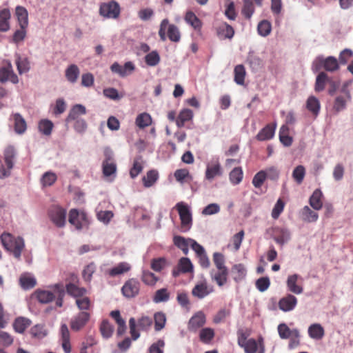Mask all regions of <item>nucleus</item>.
Instances as JSON below:
<instances>
[{
    "instance_id": "obj_1",
    "label": "nucleus",
    "mask_w": 353,
    "mask_h": 353,
    "mask_svg": "<svg viewBox=\"0 0 353 353\" xmlns=\"http://www.w3.org/2000/svg\"><path fill=\"white\" fill-rule=\"evenodd\" d=\"M0 239L3 248L12 254L16 259H20L21 252L25 248L23 239L21 236H14L8 232H3Z\"/></svg>"
},
{
    "instance_id": "obj_2",
    "label": "nucleus",
    "mask_w": 353,
    "mask_h": 353,
    "mask_svg": "<svg viewBox=\"0 0 353 353\" xmlns=\"http://www.w3.org/2000/svg\"><path fill=\"white\" fill-rule=\"evenodd\" d=\"M323 68L329 72H334L340 68V64L337 59L332 56L324 57L322 55L318 56L312 63V69L317 72L320 69Z\"/></svg>"
},
{
    "instance_id": "obj_3",
    "label": "nucleus",
    "mask_w": 353,
    "mask_h": 353,
    "mask_svg": "<svg viewBox=\"0 0 353 353\" xmlns=\"http://www.w3.org/2000/svg\"><path fill=\"white\" fill-rule=\"evenodd\" d=\"M179 213L181 220V228L183 231H188L192 224V214L190 206L183 202H178L174 207Z\"/></svg>"
},
{
    "instance_id": "obj_4",
    "label": "nucleus",
    "mask_w": 353,
    "mask_h": 353,
    "mask_svg": "<svg viewBox=\"0 0 353 353\" xmlns=\"http://www.w3.org/2000/svg\"><path fill=\"white\" fill-rule=\"evenodd\" d=\"M121 12L119 4L115 1H110L101 3L99 6V14L105 19H117Z\"/></svg>"
},
{
    "instance_id": "obj_5",
    "label": "nucleus",
    "mask_w": 353,
    "mask_h": 353,
    "mask_svg": "<svg viewBox=\"0 0 353 353\" xmlns=\"http://www.w3.org/2000/svg\"><path fill=\"white\" fill-rule=\"evenodd\" d=\"M68 221L70 224L79 230L87 227L89 224L87 214L84 212H79L76 209H72L70 211Z\"/></svg>"
},
{
    "instance_id": "obj_6",
    "label": "nucleus",
    "mask_w": 353,
    "mask_h": 353,
    "mask_svg": "<svg viewBox=\"0 0 353 353\" xmlns=\"http://www.w3.org/2000/svg\"><path fill=\"white\" fill-rule=\"evenodd\" d=\"M8 81L16 84L19 82V79L14 72L10 61L4 60L2 66L0 68V82L5 83Z\"/></svg>"
},
{
    "instance_id": "obj_7",
    "label": "nucleus",
    "mask_w": 353,
    "mask_h": 353,
    "mask_svg": "<svg viewBox=\"0 0 353 353\" xmlns=\"http://www.w3.org/2000/svg\"><path fill=\"white\" fill-rule=\"evenodd\" d=\"M352 101L351 92L342 94L340 92L336 94L334 99L332 105V111L335 114H338L341 112L346 110L347 105Z\"/></svg>"
},
{
    "instance_id": "obj_8",
    "label": "nucleus",
    "mask_w": 353,
    "mask_h": 353,
    "mask_svg": "<svg viewBox=\"0 0 353 353\" xmlns=\"http://www.w3.org/2000/svg\"><path fill=\"white\" fill-rule=\"evenodd\" d=\"M140 290V283L136 279L128 280L121 288L122 294L127 298H133L138 295Z\"/></svg>"
},
{
    "instance_id": "obj_9",
    "label": "nucleus",
    "mask_w": 353,
    "mask_h": 353,
    "mask_svg": "<svg viewBox=\"0 0 353 353\" xmlns=\"http://www.w3.org/2000/svg\"><path fill=\"white\" fill-rule=\"evenodd\" d=\"M272 238L276 243L283 246L291 239V232L289 229L283 227L272 228Z\"/></svg>"
},
{
    "instance_id": "obj_10",
    "label": "nucleus",
    "mask_w": 353,
    "mask_h": 353,
    "mask_svg": "<svg viewBox=\"0 0 353 353\" xmlns=\"http://www.w3.org/2000/svg\"><path fill=\"white\" fill-rule=\"evenodd\" d=\"M302 281V277L297 274L289 275L286 281L288 290L295 294H301L303 292Z\"/></svg>"
},
{
    "instance_id": "obj_11",
    "label": "nucleus",
    "mask_w": 353,
    "mask_h": 353,
    "mask_svg": "<svg viewBox=\"0 0 353 353\" xmlns=\"http://www.w3.org/2000/svg\"><path fill=\"white\" fill-rule=\"evenodd\" d=\"M52 221L58 227H63L65 223L66 211L59 206H52L49 211Z\"/></svg>"
},
{
    "instance_id": "obj_12",
    "label": "nucleus",
    "mask_w": 353,
    "mask_h": 353,
    "mask_svg": "<svg viewBox=\"0 0 353 353\" xmlns=\"http://www.w3.org/2000/svg\"><path fill=\"white\" fill-rule=\"evenodd\" d=\"M106 159L103 162V174L105 177H115L117 165L116 163L111 159L110 155L112 154L111 150L107 149L105 152Z\"/></svg>"
},
{
    "instance_id": "obj_13",
    "label": "nucleus",
    "mask_w": 353,
    "mask_h": 353,
    "mask_svg": "<svg viewBox=\"0 0 353 353\" xmlns=\"http://www.w3.org/2000/svg\"><path fill=\"white\" fill-rule=\"evenodd\" d=\"M222 175V169L218 159L213 160L208 163L205 177L207 180L211 181L215 177Z\"/></svg>"
},
{
    "instance_id": "obj_14",
    "label": "nucleus",
    "mask_w": 353,
    "mask_h": 353,
    "mask_svg": "<svg viewBox=\"0 0 353 353\" xmlns=\"http://www.w3.org/2000/svg\"><path fill=\"white\" fill-rule=\"evenodd\" d=\"M205 322L206 316L205 314L201 311H199L189 320L188 328L190 331L196 332L200 327H203Z\"/></svg>"
},
{
    "instance_id": "obj_15",
    "label": "nucleus",
    "mask_w": 353,
    "mask_h": 353,
    "mask_svg": "<svg viewBox=\"0 0 353 353\" xmlns=\"http://www.w3.org/2000/svg\"><path fill=\"white\" fill-rule=\"evenodd\" d=\"M297 302L298 300L296 297L289 294L280 299L279 301V307L285 312H290L296 307Z\"/></svg>"
},
{
    "instance_id": "obj_16",
    "label": "nucleus",
    "mask_w": 353,
    "mask_h": 353,
    "mask_svg": "<svg viewBox=\"0 0 353 353\" xmlns=\"http://www.w3.org/2000/svg\"><path fill=\"white\" fill-rule=\"evenodd\" d=\"M90 319L89 313L82 312L79 313L70 322V327L74 331H79L82 329L88 323Z\"/></svg>"
},
{
    "instance_id": "obj_17",
    "label": "nucleus",
    "mask_w": 353,
    "mask_h": 353,
    "mask_svg": "<svg viewBox=\"0 0 353 353\" xmlns=\"http://www.w3.org/2000/svg\"><path fill=\"white\" fill-rule=\"evenodd\" d=\"M51 285L47 290H37L34 294L39 302L41 303H48L52 302L56 298L54 290L50 288Z\"/></svg>"
},
{
    "instance_id": "obj_18",
    "label": "nucleus",
    "mask_w": 353,
    "mask_h": 353,
    "mask_svg": "<svg viewBox=\"0 0 353 353\" xmlns=\"http://www.w3.org/2000/svg\"><path fill=\"white\" fill-rule=\"evenodd\" d=\"M193 265L188 258L182 257L178 263L177 268L172 270V275L177 277L181 273H188L192 272Z\"/></svg>"
},
{
    "instance_id": "obj_19",
    "label": "nucleus",
    "mask_w": 353,
    "mask_h": 353,
    "mask_svg": "<svg viewBox=\"0 0 353 353\" xmlns=\"http://www.w3.org/2000/svg\"><path fill=\"white\" fill-rule=\"evenodd\" d=\"M60 341L65 353L71 352L70 335L66 324H62L60 328Z\"/></svg>"
},
{
    "instance_id": "obj_20",
    "label": "nucleus",
    "mask_w": 353,
    "mask_h": 353,
    "mask_svg": "<svg viewBox=\"0 0 353 353\" xmlns=\"http://www.w3.org/2000/svg\"><path fill=\"white\" fill-rule=\"evenodd\" d=\"M306 109L314 117H317L321 110V103L317 97L315 96H310L305 102Z\"/></svg>"
},
{
    "instance_id": "obj_21",
    "label": "nucleus",
    "mask_w": 353,
    "mask_h": 353,
    "mask_svg": "<svg viewBox=\"0 0 353 353\" xmlns=\"http://www.w3.org/2000/svg\"><path fill=\"white\" fill-rule=\"evenodd\" d=\"M213 291L212 287H209L206 281H201L197 283L192 289V293L193 296L203 299Z\"/></svg>"
},
{
    "instance_id": "obj_22",
    "label": "nucleus",
    "mask_w": 353,
    "mask_h": 353,
    "mask_svg": "<svg viewBox=\"0 0 353 353\" xmlns=\"http://www.w3.org/2000/svg\"><path fill=\"white\" fill-rule=\"evenodd\" d=\"M86 114V108L81 104H76L70 110L69 114L65 119L66 122H70L80 119L81 115Z\"/></svg>"
},
{
    "instance_id": "obj_23",
    "label": "nucleus",
    "mask_w": 353,
    "mask_h": 353,
    "mask_svg": "<svg viewBox=\"0 0 353 353\" xmlns=\"http://www.w3.org/2000/svg\"><path fill=\"white\" fill-rule=\"evenodd\" d=\"M216 33L218 37L221 39H231L234 37V30L231 26L224 22L217 27Z\"/></svg>"
},
{
    "instance_id": "obj_24",
    "label": "nucleus",
    "mask_w": 353,
    "mask_h": 353,
    "mask_svg": "<svg viewBox=\"0 0 353 353\" xmlns=\"http://www.w3.org/2000/svg\"><path fill=\"white\" fill-rule=\"evenodd\" d=\"M276 123L273 125H265L256 136V139L260 141H268L274 137L275 130H276Z\"/></svg>"
},
{
    "instance_id": "obj_25",
    "label": "nucleus",
    "mask_w": 353,
    "mask_h": 353,
    "mask_svg": "<svg viewBox=\"0 0 353 353\" xmlns=\"http://www.w3.org/2000/svg\"><path fill=\"white\" fill-rule=\"evenodd\" d=\"M15 14L20 28H27L28 26V12L23 6H17L15 8Z\"/></svg>"
},
{
    "instance_id": "obj_26",
    "label": "nucleus",
    "mask_w": 353,
    "mask_h": 353,
    "mask_svg": "<svg viewBox=\"0 0 353 353\" xmlns=\"http://www.w3.org/2000/svg\"><path fill=\"white\" fill-rule=\"evenodd\" d=\"M309 336L314 340H321L325 335L324 328L320 323H313L308 327Z\"/></svg>"
},
{
    "instance_id": "obj_27",
    "label": "nucleus",
    "mask_w": 353,
    "mask_h": 353,
    "mask_svg": "<svg viewBox=\"0 0 353 353\" xmlns=\"http://www.w3.org/2000/svg\"><path fill=\"white\" fill-rule=\"evenodd\" d=\"M11 119L14 121V131L17 134H23L27 128L26 122L22 116L19 113L13 114Z\"/></svg>"
},
{
    "instance_id": "obj_28",
    "label": "nucleus",
    "mask_w": 353,
    "mask_h": 353,
    "mask_svg": "<svg viewBox=\"0 0 353 353\" xmlns=\"http://www.w3.org/2000/svg\"><path fill=\"white\" fill-rule=\"evenodd\" d=\"M10 19L11 14L8 8H3L0 10V31L5 32L10 30Z\"/></svg>"
},
{
    "instance_id": "obj_29",
    "label": "nucleus",
    "mask_w": 353,
    "mask_h": 353,
    "mask_svg": "<svg viewBox=\"0 0 353 353\" xmlns=\"http://www.w3.org/2000/svg\"><path fill=\"white\" fill-rule=\"evenodd\" d=\"M185 21L195 30L200 31L202 27L201 21L192 11H188L184 17Z\"/></svg>"
},
{
    "instance_id": "obj_30",
    "label": "nucleus",
    "mask_w": 353,
    "mask_h": 353,
    "mask_svg": "<svg viewBox=\"0 0 353 353\" xmlns=\"http://www.w3.org/2000/svg\"><path fill=\"white\" fill-rule=\"evenodd\" d=\"M323 193L319 189H316L310 197V205L315 210H319L323 207Z\"/></svg>"
},
{
    "instance_id": "obj_31",
    "label": "nucleus",
    "mask_w": 353,
    "mask_h": 353,
    "mask_svg": "<svg viewBox=\"0 0 353 353\" xmlns=\"http://www.w3.org/2000/svg\"><path fill=\"white\" fill-rule=\"evenodd\" d=\"M16 150L13 146H8L3 152V161L9 168H13L16 158Z\"/></svg>"
},
{
    "instance_id": "obj_32",
    "label": "nucleus",
    "mask_w": 353,
    "mask_h": 353,
    "mask_svg": "<svg viewBox=\"0 0 353 353\" xmlns=\"http://www.w3.org/2000/svg\"><path fill=\"white\" fill-rule=\"evenodd\" d=\"M80 70L75 64H71L68 66L65 71L66 79L71 83H75L79 77Z\"/></svg>"
},
{
    "instance_id": "obj_33",
    "label": "nucleus",
    "mask_w": 353,
    "mask_h": 353,
    "mask_svg": "<svg viewBox=\"0 0 353 353\" xmlns=\"http://www.w3.org/2000/svg\"><path fill=\"white\" fill-rule=\"evenodd\" d=\"M192 239L190 238H184L181 236H174L173 238L174 244L181 249L184 254H188V247L190 246L191 241Z\"/></svg>"
},
{
    "instance_id": "obj_34",
    "label": "nucleus",
    "mask_w": 353,
    "mask_h": 353,
    "mask_svg": "<svg viewBox=\"0 0 353 353\" xmlns=\"http://www.w3.org/2000/svg\"><path fill=\"white\" fill-rule=\"evenodd\" d=\"M51 289L54 290V293H56V305L61 307L63 305V297L65 294V286L62 283H58L54 285H52L50 287Z\"/></svg>"
},
{
    "instance_id": "obj_35",
    "label": "nucleus",
    "mask_w": 353,
    "mask_h": 353,
    "mask_svg": "<svg viewBox=\"0 0 353 353\" xmlns=\"http://www.w3.org/2000/svg\"><path fill=\"white\" fill-rule=\"evenodd\" d=\"M277 330H278L279 337L281 339H289L291 336H298V330L297 329L290 330L288 327V326L284 323H280L278 325Z\"/></svg>"
},
{
    "instance_id": "obj_36",
    "label": "nucleus",
    "mask_w": 353,
    "mask_h": 353,
    "mask_svg": "<svg viewBox=\"0 0 353 353\" xmlns=\"http://www.w3.org/2000/svg\"><path fill=\"white\" fill-rule=\"evenodd\" d=\"M110 316L115 320L118 325L117 333L118 336H122L126 330L125 320L121 316L119 310H113L110 312Z\"/></svg>"
},
{
    "instance_id": "obj_37",
    "label": "nucleus",
    "mask_w": 353,
    "mask_h": 353,
    "mask_svg": "<svg viewBox=\"0 0 353 353\" xmlns=\"http://www.w3.org/2000/svg\"><path fill=\"white\" fill-rule=\"evenodd\" d=\"M228 269L218 270L216 272H214V271L211 272L212 279L220 287L226 283L228 280Z\"/></svg>"
},
{
    "instance_id": "obj_38",
    "label": "nucleus",
    "mask_w": 353,
    "mask_h": 353,
    "mask_svg": "<svg viewBox=\"0 0 353 353\" xmlns=\"http://www.w3.org/2000/svg\"><path fill=\"white\" fill-rule=\"evenodd\" d=\"M152 123V119L150 114L147 112L139 114L135 119V124L140 129L148 127Z\"/></svg>"
},
{
    "instance_id": "obj_39",
    "label": "nucleus",
    "mask_w": 353,
    "mask_h": 353,
    "mask_svg": "<svg viewBox=\"0 0 353 353\" xmlns=\"http://www.w3.org/2000/svg\"><path fill=\"white\" fill-rule=\"evenodd\" d=\"M131 269V265L127 262H121L116 266L108 270V273L110 276H116L128 272Z\"/></svg>"
},
{
    "instance_id": "obj_40",
    "label": "nucleus",
    "mask_w": 353,
    "mask_h": 353,
    "mask_svg": "<svg viewBox=\"0 0 353 353\" xmlns=\"http://www.w3.org/2000/svg\"><path fill=\"white\" fill-rule=\"evenodd\" d=\"M231 272L236 282L241 281L246 276V269L245 266L241 263L233 265Z\"/></svg>"
},
{
    "instance_id": "obj_41",
    "label": "nucleus",
    "mask_w": 353,
    "mask_h": 353,
    "mask_svg": "<svg viewBox=\"0 0 353 353\" xmlns=\"http://www.w3.org/2000/svg\"><path fill=\"white\" fill-rule=\"evenodd\" d=\"M31 324V321L26 317L20 316L17 317L14 323L13 327L15 332L18 333H23L26 329L29 327Z\"/></svg>"
},
{
    "instance_id": "obj_42",
    "label": "nucleus",
    "mask_w": 353,
    "mask_h": 353,
    "mask_svg": "<svg viewBox=\"0 0 353 353\" xmlns=\"http://www.w3.org/2000/svg\"><path fill=\"white\" fill-rule=\"evenodd\" d=\"M301 217L304 221L311 223L316 222L318 220L319 215L315 211L305 205L301 211Z\"/></svg>"
},
{
    "instance_id": "obj_43",
    "label": "nucleus",
    "mask_w": 353,
    "mask_h": 353,
    "mask_svg": "<svg viewBox=\"0 0 353 353\" xmlns=\"http://www.w3.org/2000/svg\"><path fill=\"white\" fill-rule=\"evenodd\" d=\"M192 118L193 112L190 109H183L180 112L176 120V124L179 128H182L185 122L192 120Z\"/></svg>"
},
{
    "instance_id": "obj_44",
    "label": "nucleus",
    "mask_w": 353,
    "mask_h": 353,
    "mask_svg": "<svg viewBox=\"0 0 353 353\" xmlns=\"http://www.w3.org/2000/svg\"><path fill=\"white\" fill-rule=\"evenodd\" d=\"M330 77L325 72H321L316 77L314 90L316 92H321L325 88L326 83H328Z\"/></svg>"
},
{
    "instance_id": "obj_45",
    "label": "nucleus",
    "mask_w": 353,
    "mask_h": 353,
    "mask_svg": "<svg viewBox=\"0 0 353 353\" xmlns=\"http://www.w3.org/2000/svg\"><path fill=\"white\" fill-rule=\"evenodd\" d=\"M19 282L21 288L24 290H28L35 286L36 279L30 274H23L20 276Z\"/></svg>"
},
{
    "instance_id": "obj_46",
    "label": "nucleus",
    "mask_w": 353,
    "mask_h": 353,
    "mask_svg": "<svg viewBox=\"0 0 353 353\" xmlns=\"http://www.w3.org/2000/svg\"><path fill=\"white\" fill-rule=\"evenodd\" d=\"M15 63L18 72L21 74L28 72L30 69V61L28 58H22L20 55H16Z\"/></svg>"
},
{
    "instance_id": "obj_47",
    "label": "nucleus",
    "mask_w": 353,
    "mask_h": 353,
    "mask_svg": "<svg viewBox=\"0 0 353 353\" xmlns=\"http://www.w3.org/2000/svg\"><path fill=\"white\" fill-rule=\"evenodd\" d=\"M99 330L103 338L108 339L112 336L114 327L108 320L104 319L100 325Z\"/></svg>"
},
{
    "instance_id": "obj_48",
    "label": "nucleus",
    "mask_w": 353,
    "mask_h": 353,
    "mask_svg": "<svg viewBox=\"0 0 353 353\" xmlns=\"http://www.w3.org/2000/svg\"><path fill=\"white\" fill-rule=\"evenodd\" d=\"M289 128L286 125H283L279 130V139L285 146H290L292 143V138L289 136Z\"/></svg>"
},
{
    "instance_id": "obj_49",
    "label": "nucleus",
    "mask_w": 353,
    "mask_h": 353,
    "mask_svg": "<svg viewBox=\"0 0 353 353\" xmlns=\"http://www.w3.org/2000/svg\"><path fill=\"white\" fill-rule=\"evenodd\" d=\"M159 179V173L157 170H152L147 172L146 175L143 178V185L145 188L152 186Z\"/></svg>"
},
{
    "instance_id": "obj_50",
    "label": "nucleus",
    "mask_w": 353,
    "mask_h": 353,
    "mask_svg": "<svg viewBox=\"0 0 353 353\" xmlns=\"http://www.w3.org/2000/svg\"><path fill=\"white\" fill-rule=\"evenodd\" d=\"M67 292L74 296L77 298H81L83 296V294L86 293V290L84 288H79L75 284L69 283L65 286Z\"/></svg>"
},
{
    "instance_id": "obj_51",
    "label": "nucleus",
    "mask_w": 353,
    "mask_h": 353,
    "mask_svg": "<svg viewBox=\"0 0 353 353\" xmlns=\"http://www.w3.org/2000/svg\"><path fill=\"white\" fill-rule=\"evenodd\" d=\"M57 179V174L52 172L48 171L45 172L41 178V184L43 187H48L52 185Z\"/></svg>"
},
{
    "instance_id": "obj_52",
    "label": "nucleus",
    "mask_w": 353,
    "mask_h": 353,
    "mask_svg": "<svg viewBox=\"0 0 353 353\" xmlns=\"http://www.w3.org/2000/svg\"><path fill=\"white\" fill-rule=\"evenodd\" d=\"M141 281L147 285L154 286L159 281V277L148 270H143Z\"/></svg>"
},
{
    "instance_id": "obj_53",
    "label": "nucleus",
    "mask_w": 353,
    "mask_h": 353,
    "mask_svg": "<svg viewBox=\"0 0 353 353\" xmlns=\"http://www.w3.org/2000/svg\"><path fill=\"white\" fill-rule=\"evenodd\" d=\"M161 58L157 50L148 52L145 57V61L148 66L154 67L160 62Z\"/></svg>"
},
{
    "instance_id": "obj_54",
    "label": "nucleus",
    "mask_w": 353,
    "mask_h": 353,
    "mask_svg": "<svg viewBox=\"0 0 353 353\" xmlns=\"http://www.w3.org/2000/svg\"><path fill=\"white\" fill-rule=\"evenodd\" d=\"M170 299V293L167 288H161L156 291L152 301L156 303L167 302Z\"/></svg>"
},
{
    "instance_id": "obj_55",
    "label": "nucleus",
    "mask_w": 353,
    "mask_h": 353,
    "mask_svg": "<svg viewBox=\"0 0 353 353\" xmlns=\"http://www.w3.org/2000/svg\"><path fill=\"white\" fill-rule=\"evenodd\" d=\"M243 173L241 168H234L229 174L230 182L234 185L240 183L243 179Z\"/></svg>"
},
{
    "instance_id": "obj_56",
    "label": "nucleus",
    "mask_w": 353,
    "mask_h": 353,
    "mask_svg": "<svg viewBox=\"0 0 353 353\" xmlns=\"http://www.w3.org/2000/svg\"><path fill=\"white\" fill-rule=\"evenodd\" d=\"M168 37L173 42H179L181 39V33L178 27L174 24L168 26Z\"/></svg>"
},
{
    "instance_id": "obj_57",
    "label": "nucleus",
    "mask_w": 353,
    "mask_h": 353,
    "mask_svg": "<svg viewBox=\"0 0 353 353\" xmlns=\"http://www.w3.org/2000/svg\"><path fill=\"white\" fill-rule=\"evenodd\" d=\"M234 81L238 85H243L245 77V70L243 65H237L234 68Z\"/></svg>"
},
{
    "instance_id": "obj_58",
    "label": "nucleus",
    "mask_w": 353,
    "mask_h": 353,
    "mask_svg": "<svg viewBox=\"0 0 353 353\" xmlns=\"http://www.w3.org/2000/svg\"><path fill=\"white\" fill-rule=\"evenodd\" d=\"M154 329L156 331L161 330L165 325L166 316L165 314L162 312H159L154 315Z\"/></svg>"
},
{
    "instance_id": "obj_59",
    "label": "nucleus",
    "mask_w": 353,
    "mask_h": 353,
    "mask_svg": "<svg viewBox=\"0 0 353 353\" xmlns=\"http://www.w3.org/2000/svg\"><path fill=\"white\" fill-rule=\"evenodd\" d=\"M53 126V123L48 119H42L39 123V131L47 136L51 134Z\"/></svg>"
},
{
    "instance_id": "obj_60",
    "label": "nucleus",
    "mask_w": 353,
    "mask_h": 353,
    "mask_svg": "<svg viewBox=\"0 0 353 353\" xmlns=\"http://www.w3.org/2000/svg\"><path fill=\"white\" fill-rule=\"evenodd\" d=\"M214 336V330L210 327L203 328L199 333V339L204 343H209Z\"/></svg>"
},
{
    "instance_id": "obj_61",
    "label": "nucleus",
    "mask_w": 353,
    "mask_h": 353,
    "mask_svg": "<svg viewBox=\"0 0 353 353\" xmlns=\"http://www.w3.org/2000/svg\"><path fill=\"white\" fill-rule=\"evenodd\" d=\"M272 26L270 22L267 20L261 21L257 27L259 34L262 37H267L271 32Z\"/></svg>"
},
{
    "instance_id": "obj_62",
    "label": "nucleus",
    "mask_w": 353,
    "mask_h": 353,
    "mask_svg": "<svg viewBox=\"0 0 353 353\" xmlns=\"http://www.w3.org/2000/svg\"><path fill=\"white\" fill-rule=\"evenodd\" d=\"M243 6L241 12L245 18L250 19L254 12L253 2L251 0H243Z\"/></svg>"
},
{
    "instance_id": "obj_63",
    "label": "nucleus",
    "mask_w": 353,
    "mask_h": 353,
    "mask_svg": "<svg viewBox=\"0 0 353 353\" xmlns=\"http://www.w3.org/2000/svg\"><path fill=\"white\" fill-rule=\"evenodd\" d=\"M305 175V169L303 165L296 166L292 172V177L298 184H301Z\"/></svg>"
},
{
    "instance_id": "obj_64",
    "label": "nucleus",
    "mask_w": 353,
    "mask_h": 353,
    "mask_svg": "<svg viewBox=\"0 0 353 353\" xmlns=\"http://www.w3.org/2000/svg\"><path fill=\"white\" fill-rule=\"evenodd\" d=\"M241 347L244 349L245 353H256L259 351L257 341L254 339H248Z\"/></svg>"
}]
</instances>
